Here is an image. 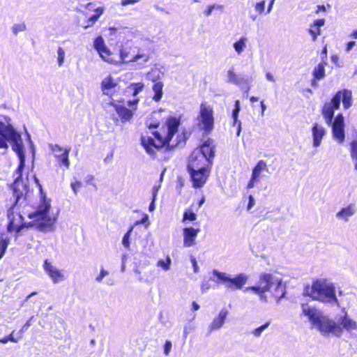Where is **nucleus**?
I'll use <instances>...</instances> for the list:
<instances>
[{
	"label": "nucleus",
	"instance_id": "1",
	"mask_svg": "<svg viewBox=\"0 0 357 357\" xmlns=\"http://www.w3.org/2000/svg\"><path fill=\"white\" fill-rule=\"evenodd\" d=\"M301 308L303 314L308 317L312 326L323 335L332 334L337 337H340L344 330L351 333L352 331L357 329V322L350 318L347 312L335 321L308 304L303 303Z\"/></svg>",
	"mask_w": 357,
	"mask_h": 357
},
{
	"label": "nucleus",
	"instance_id": "2",
	"mask_svg": "<svg viewBox=\"0 0 357 357\" xmlns=\"http://www.w3.org/2000/svg\"><path fill=\"white\" fill-rule=\"evenodd\" d=\"M4 121L0 119V149H8L10 142L13 150L17 153L20 163L14 174L22 176V171L25 166V155L24 153V144L21 135L15 129L10 123V119L3 116Z\"/></svg>",
	"mask_w": 357,
	"mask_h": 357
},
{
	"label": "nucleus",
	"instance_id": "3",
	"mask_svg": "<svg viewBox=\"0 0 357 357\" xmlns=\"http://www.w3.org/2000/svg\"><path fill=\"white\" fill-rule=\"evenodd\" d=\"M179 125L180 121L178 119L175 117H170L166 121V128H164L165 134L158 131L154 132L153 134L155 139L150 136L142 135L141 143L147 153L153 155L155 153L154 149H159L164 146L170 149L178 146L179 144L178 142L171 143V141L174 135L178 132Z\"/></svg>",
	"mask_w": 357,
	"mask_h": 357
},
{
	"label": "nucleus",
	"instance_id": "4",
	"mask_svg": "<svg viewBox=\"0 0 357 357\" xmlns=\"http://www.w3.org/2000/svg\"><path fill=\"white\" fill-rule=\"evenodd\" d=\"M15 181L11 185L13 195L15 198L14 204L8 210L7 215L9 222L7 227L8 232H12L15 229L17 224H21L24 218L20 212H15V209L21 206L25 203L26 195L29 190L28 180L24 181L19 174H14Z\"/></svg>",
	"mask_w": 357,
	"mask_h": 357
},
{
	"label": "nucleus",
	"instance_id": "5",
	"mask_svg": "<svg viewBox=\"0 0 357 357\" xmlns=\"http://www.w3.org/2000/svg\"><path fill=\"white\" fill-rule=\"evenodd\" d=\"M303 294L311 297L313 300L340 306L333 283L326 279L317 280L313 282L311 287H306L305 288Z\"/></svg>",
	"mask_w": 357,
	"mask_h": 357
},
{
	"label": "nucleus",
	"instance_id": "6",
	"mask_svg": "<svg viewBox=\"0 0 357 357\" xmlns=\"http://www.w3.org/2000/svg\"><path fill=\"white\" fill-rule=\"evenodd\" d=\"M212 273L217 280H215L213 278H211V280L215 281L218 284H223L227 289L231 291L241 289L248 280V276L245 273H239L234 277H231V275L216 269L213 270Z\"/></svg>",
	"mask_w": 357,
	"mask_h": 357
},
{
	"label": "nucleus",
	"instance_id": "7",
	"mask_svg": "<svg viewBox=\"0 0 357 357\" xmlns=\"http://www.w3.org/2000/svg\"><path fill=\"white\" fill-rule=\"evenodd\" d=\"M50 209V202L45 199L38 206L37 211L29 215V218H36L32 225L35 226L40 231H45L47 229L51 228L55 222V219L51 218L47 215Z\"/></svg>",
	"mask_w": 357,
	"mask_h": 357
},
{
	"label": "nucleus",
	"instance_id": "8",
	"mask_svg": "<svg viewBox=\"0 0 357 357\" xmlns=\"http://www.w3.org/2000/svg\"><path fill=\"white\" fill-rule=\"evenodd\" d=\"M259 283L265 284L269 287V292L277 299V303L285 296V287L282 280L271 273H263L259 275Z\"/></svg>",
	"mask_w": 357,
	"mask_h": 357
},
{
	"label": "nucleus",
	"instance_id": "9",
	"mask_svg": "<svg viewBox=\"0 0 357 357\" xmlns=\"http://www.w3.org/2000/svg\"><path fill=\"white\" fill-rule=\"evenodd\" d=\"M114 57L117 61L116 63H114V65H120L128 62H137L142 59L143 62L140 63V64L143 66L149 59V56L146 54L138 52L136 55L132 54L131 49L128 47H122L120 50L119 56L114 55Z\"/></svg>",
	"mask_w": 357,
	"mask_h": 357
},
{
	"label": "nucleus",
	"instance_id": "10",
	"mask_svg": "<svg viewBox=\"0 0 357 357\" xmlns=\"http://www.w3.org/2000/svg\"><path fill=\"white\" fill-rule=\"evenodd\" d=\"M198 120L199 124L202 125V128L205 132H208L211 131L213 128L214 123L213 109L206 103H202Z\"/></svg>",
	"mask_w": 357,
	"mask_h": 357
},
{
	"label": "nucleus",
	"instance_id": "11",
	"mask_svg": "<svg viewBox=\"0 0 357 357\" xmlns=\"http://www.w3.org/2000/svg\"><path fill=\"white\" fill-rule=\"evenodd\" d=\"M212 164H209L208 158H205L200 154V151H193L189 158L188 163V171L207 170L211 169Z\"/></svg>",
	"mask_w": 357,
	"mask_h": 357
},
{
	"label": "nucleus",
	"instance_id": "12",
	"mask_svg": "<svg viewBox=\"0 0 357 357\" xmlns=\"http://www.w3.org/2000/svg\"><path fill=\"white\" fill-rule=\"evenodd\" d=\"M331 127L333 139L340 144H342L345 139L344 119L342 114H338L332 121V123L327 124Z\"/></svg>",
	"mask_w": 357,
	"mask_h": 357
},
{
	"label": "nucleus",
	"instance_id": "13",
	"mask_svg": "<svg viewBox=\"0 0 357 357\" xmlns=\"http://www.w3.org/2000/svg\"><path fill=\"white\" fill-rule=\"evenodd\" d=\"M340 93H336L331 100L326 102L323 107L321 113L326 124L332 123V121L335 119V110L339 109L340 105Z\"/></svg>",
	"mask_w": 357,
	"mask_h": 357
},
{
	"label": "nucleus",
	"instance_id": "14",
	"mask_svg": "<svg viewBox=\"0 0 357 357\" xmlns=\"http://www.w3.org/2000/svg\"><path fill=\"white\" fill-rule=\"evenodd\" d=\"M93 46L102 60L109 63H116L117 61L114 59L112 52L106 46L102 36H98L95 39Z\"/></svg>",
	"mask_w": 357,
	"mask_h": 357
},
{
	"label": "nucleus",
	"instance_id": "15",
	"mask_svg": "<svg viewBox=\"0 0 357 357\" xmlns=\"http://www.w3.org/2000/svg\"><path fill=\"white\" fill-rule=\"evenodd\" d=\"M50 148L52 151L54 157L56 158L59 165H63L67 169L70 167L69 160V153L70 151V148L63 149L61 146L57 144H50Z\"/></svg>",
	"mask_w": 357,
	"mask_h": 357
},
{
	"label": "nucleus",
	"instance_id": "16",
	"mask_svg": "<svg viewBox=\"0 0 357 357\" xmlns=\"http://www.w3.org/2000/svg\"><path fill=\"white\" fill-rule=\"evenodd\" d=\"M190 175L192 185L195 188H201L206 183L207 178L209 174L210 168H207V170H199V171H188Z\"/></svg>",
	"mask_w": 357,
	"mask_h": 357
},
{
	"label": "nucleus",
	"instance_id": "17",
	"mask_svg": "<svg viewBox=\"0 0 357 357\" xmlns=\"http://www.w3.org/2000/svg\"><path fill=\"white\" fill-rule=\"evenodd\" d=\"M326 135V128L323 126L314 123L312 127V146L315 148L319 147Z\"/></svg>",
	"mask_w": 357,
	"mask_h": 357
},
{
	"label": "nucleus",
	"instance_id": "18",
	"mask_svg": "<svg viewBox=\"0 0 357 357\" xmlns=\"http://www.w3.org/2000/svg\"><path fill=\"white\" fill-rule=\"evenodd\" d=\"M228 310L226 308H222L219 312L217 317H215L213 321L208 327V331L211 333L214 331L220 329L225 324L227 317L228 315Z\"/></svg>",
	"mask_w": 357,
	"mask_h": 357
},
{
	"label": "nucleus",
	"instance_id": "19",
	"mask_svg": "<svg viewBox=\"0 0 357 357\" xmlns=\"http://www.w3.org/2000/svg\"><path fill=\"white\" fill-rule=\"evenodd\" d=\"M215 146L213 142L211 139H207L203 143L199 149H196L194 151H200V154L204 155L205 158H208L209 164H212V160L215 156Z\"/></svg>",
	"mask_w": 357,
	"mask_h": 357
},
{
	"label": "nucleus",
	"instance_id": "20",
	"mask_svg": "<svg viewBox=\"0 0 357 357\" xmlns=\"http://www.w3.org/2000/svg\"><path fill=\"white\" fill-rule=\"evenodd\" d=\"M199 232V229L186 227L183 229V245L189 248L195 244L196 237Z\"/></svg>",
	"mask_w": 357,
	"mask_h": 357
},
{
	"label": "nucleus",
	"instance_id": "21",
	"mask_svg": "<svg viewBox=\"0 0 357 357\" xmlns=\"http://www.w3.org/2000/svg\"><path fill=\"white\" fill-rule=\"evenodd\" d=\"M44 268L52 278L54 283H58L64 280V276L61 272L55 266H52L47 260L45 261Z\"/></svg>",
	"mask_w": 357,
	"mask_h": 357
},
{
	"label": "nucleus",
	"instance_id": "22",
	"mask_svg": "<svg viewBox=\"0 0 357 357\" xmlns=\"http://www.w3.org/2000/svg\"><path fill=\"white\" fill-rule=\"evenodd\" d=\"M227 82L230 84L241 86L243 84H248L249 79L244 77L242 75L236 74L234 68H230L227 71Z\"/></svg>",
	"mask_w": 357,
	"mask_h": 357
},
{
	"label": "nucleus",
	"instance_id": "23",
	"mask_svg": "<svg viewBox=\"0 0 357 357\" xmlns=\"http://www.w3.org/2000/svg\"><path fill=\"white\" fill-rule=\"evenodd\" d=\"M252 291L255 294L258 295L259 297V300L261 302L267 303L268 302V298L267 296L265 294L266 292L269 291V287L268 286H266V284H261V283H259V285L257 286H252L246 287L244 289V291Z\"/></svg>",
	"mask_w": 357,
	"mask_h": 357
},
{
	"label": "nucleus",
	"instance_id": "24",
	"mask_svg": "<svg viewBox=\"0 0 357 357\" xmlns=\"http://www.w3.org/2000/svg\"><path fill=\"white\" fill-rule=\"evenodd\" d=\"M356 212V208L354 204H350L347 206L344 207L339 211L335 216L339 220L344 222L349 221L350 217L353 216Z\"/></svg>",
	"mask_w": 357,
	"mask_h": 357
},
{
	"label": "nucleus",
	"instance_id": "25",
	"mask_svg": "<svg viewBox=\"0 0 357 357\" xmlns=\"http://www.w3.org/2000/svg\"><path fill=\"white\" fill-rule=\"evenodd\" d=\"M324 23L325 20L324 19H319L314 20L313 24L310 25L308 32L312 36V41H315L317 36L321 34L320 28L324 25Z\"/></svg>",
	"mask_w": 357,
	"mask_h": 357
},
{
	"label": "nucleus",
	"instance_id": "26",
	"mask_svg": "<svg viewBox=\"0 0 357 357\" xmlns=\"http://www.w3.org/2000/svg\"><path fill=\"white\" fill-rule=\"evenodd\" d=\"M115 110L121 118L122 123L130 121L133 116L132 111L124 106L116 105H115Z\"/></svg>",
	"mask_w": 357,
	"mask_h": 357
},
{
	"label": "nucleus",
	"instance_id": "27",
	"mask_svg": "<svg viewBox=\"0 0 357 357\" xmlns=\"http://www.w3.org/2000/svg\"><path fill=\"white\" fill-rule=\"evenodd\" d=\"M103 7L96 8V9L95 10V13L84 22V24L82 25V27L84 29L91 27L98 20V19L103 14Z\"/></svg>",
	"mask_w": 357,
	"mask_h": 357
},
{
	"label": "nucleus",
	"instance_id": "28",
	"mask_svg": "<svg viewBox=\"0 0 357 357\" xmlns=\"http://www.w3.org/2000/svg\"><path fill=\"white\" fill-rule=\"evenodd\" d=\"M241 110V105L239 100H236L234 104V108L232 111V119H233V126H235L237 125V132L236 135L239 136L241 132V122L238 120V116L239 112Z\"/></svg>",
	"mask_w": 357,
	"mask_h": 357
},
{
	"label": "nucleus",
	"instance_id": "29",
	"mask_svg": "<svg viewBox=\"0 0 357 357\" xmlns=\"http://www.w3.org/2000/svg\"><path fill=\"white\" fill-rule=\"evenodd\" d=\"M340 100H342L343 106L344 109H348L351 106V91L348 89H344L339 91Z\"/></svg>",
	"mask_w": 357,
	"mask_h": 357
},
{
	"label": "nucleus",
	"instance_id": "30",
	"mask_svg": "<svg viewBox=\"0 0 357 357\" xmlns=\"http://www.w3.org/2000/svg\"><path fill=\"white\" fill-rule=\"evenodd\" d=\"M144 84L142 82L132 83L126 89V92L136 97L144 89Z\"/></svg>",
	"mask_w": 357,
	"mask_h": 357
},
{
	"label": "nucleus",
	"instance_id": "31",
	"mask_svg": "<svg viewBox=\"0 0 357 357\" xmlns=\"http://www.w3.org/2000/svg\"><path fill=\"white\" fill-rule=\"evenodd\" d=\"M263 171H268L267 165L265 161L259 160L256 166L253 168L252 172V176L254 178H259L261 172Z\"/></svg>",
	"mask_w": 357,
	"mask_h": 357
},
{
	"label": "nucleus",
	"instance_id": "32",
	"mask_svg": "<svg viewBox=\"0 0 357 357\" xmlns=\"http://www.w3.org/2000/svg\"><path fill=\"white\" fill-rule=\"evenodd\" d=\"M325 62L319 63L313 70L312 75L314 78L317 80H320L325 77Z\"/></svg>",
	"mask_w": 357,
	"mask_h": 357
},
{
	"label": "nucleus",
	"instance_id": "33",
	"mask_svg": "<svg viewBox=\"0 0 357 357\" xmlns=\"http://www.w3.org/2000/svg\"><path fill=\"white\" fill-rule=\"evenodd\" d=\"M162 88H163V84L161 82H155L152 87V89L154 92V96L153 97V99L155 102H158L161 100L162 97Z\"/></svg>",
	"mask_w": 357,
	"mask_h": 357
},
{
	"label": "nucleus",
	"instance_id": "34",
	"mask_svg": "<svg viewBox=\"0 0 357 357\" xmlns=\"http://www.w3.org/2000/svg\"><path fill=\"white\" fill-rule=\"evenodd\" d=\"M10 238L1 234L0 236V259L4 255L6 250L8 246Z\"/></svg>",
	"mask_w": 357,
	"mask_h": 357
},
{
	"label": "nucleus",
	"instance_id": "35",
	"mask_svg": "<svg viewBox=\"0 0 357 357\" xmlns=\"http://www.w3.org/2000/svg\"><path fill=\"white\" fill-rule=\"evenodd\" d=\"M246 42L247 38L242 37L239 40L234 43V48L238 54H241L244 51L246 47Z\"/></svg>",
	"mask_w": 357,
	"mask_h": 357
},
{
	"label": "nucleus",
	"instance_id": "36",
	"mask_svg": "<svg viewBox=\"0 0 357 357\" xmlns=\"http://www.w3.org/2000/svg\"><path fill=\"white\" fill-rule=\"evenodd\" d=\"M147 76L149 79L155 83L157 80L160 79L162 73L159 69H153L148 73Z\"/></svg>",
	"mask_w": 357,
	"mask_h": 357
},
{
	"label": "nucleus",
	"instance_id": "37",
	"mask_svg": "<svg viewBox=\"0 0 357 357\" xmlns=\"http://www.w3.org/2000/svg\"><path fill=\"white\" fill-rule=\"evenodd\" d=\"M351 156L355 160V169L357 170V141L354 140L351 143Z\"/></svg>",
	"mask_w": 357,
	"mask_h": 357
},
{
	"label": "nucleus",
	"instance_id": "38",
	"mask_svg": "<svg viewBox=\"0 0 357 357\" xmlns=\"http://www.w3.org/2000/svg\"><path fill=\"white\" fill-rule=\"evenodd\" d=\"M270 323L266 322L261 326L253 330L251 333L256 337H259L261 335L262 333L269 326Z\"/></svg>",
	"mask_w": 357,
	"mask_h": 357
},
{
	"label": "nucleus",
	"instance_id": "39",
	"mask_svg": "<svg viewBox=\"0 0 357 357\" xmlns=\"http://www.w3.org/2000/svg\"><path fill=\"white\" fill-rule=\"evenodd\" d=\"M109 31L111 32V34H113V35L121 34V33H125V35H126L127 33H130V31L128 28H126V27L123 28L121 26L110 27Z\"/></svg>",
	"mask_w": 357,
	"mask_h": 357
},
{
	"label": "nucleus",
	"instance_id": "40",
	"mask_svg": "<svg viewBox=\"0 0 357 357\" xmlns=\"http://www.w3.org/2000/svg\"><path fill=\"white\" fill-rule=\"evenodd\" d=\"M26 29V26L24 22L14 24L12 26V31L15 36H17L19 32L24 31Z\"/></svg>",
	"mask_w": 357,
	"mask_h": 357
},
{
	"label": "nucleus",
	"instance_id": "41",
	"mask_svg": "<svg viewBox=\"0 0 357 357\" xmlns=\"http://www.w3.org/2000/svg\"><path fill=\"white\" fill-rule=\"evenodd\" d=\"M133 226L130 227L129 230L124 234L123 239H122V244L123 246L126 248H130V237L131 235V233L133 230Z\"/></svg>",
	"mask_w": 357,
	"mask_h": 357
},
{
	"label": "nucleus",
	"instance_id": "42",
	"mask_svg": "<svg viewBox=\"0 0 357 357\" xmlns=\"http://www.w3.org/2000/svg\"><path fill=\"white\" fill-rule=\"evenodd\" d=\"M57 63L59 67L62 66L64 63L65 59V51L64 50L59 47L57 50Z\"/></svg>",
	"mask_w": 357,
	"mask_h": 357
},
{
	"label": "nucleus",
	"instance_id": "43",
	"mask_svg": "<svg viewBox=\"0 0 357 357\" xmlns=\"http://www.w3.org/2000/svg\"><path fill=\"white\" fill-rule=\"evenodd\" d=\"M114 86H115V84H114V83L113 82L112 79L110 77L105 79L102 82V90L111 89L114 88Z\"/></svg>",
	"mask_w": 357,
	"mask_h": 357
},
{
	"label": "nucleus",
	"instance_id": "44",
	"mask_svg": "<svg viewBox=\"0 0 357 357\" xmlns=\"http://www.w3.org/2000/svg\"><path fill=\"white\" fill-rule=\"evenodd\" d=\"M170 264L171 259L169 257H167L166 261L162 259L158 261V266L161 267L165 271H168L170 268Z\"/></svg>",
	"mask_w": 357,
	"mask_h": 357
},
{
	"label": "nucleus",
	"instance_id": "45",
	"mask_svg": "<svg viewBox=\"0 0 357 357\" xmlns=\"http://www.w3.org/2000/svg\"><path fill=\"white\" fill-rule=\"evenodd\" d=\"M21 338V336L18 337L17 338H15L14 336V331H13L8 336L5 337L0 340V342L3 344H6L8 341L13 342H17L18 340Z\"/></svg>",
	"mask_w": 357,
	"mask_h": 357
},
{
	"label": "nucleus",
	"instance_id": "46",
	"mask_svg": "<svg viewBox=\"0 0 357 357\" xmlns=\"http://www.w3.org/2000/svg\"><path fill=\"white\" fill-rule=\"evenodd\" d=\"M197 218V215L192 211H186L184 212V214H183V221H185V220H190V221H194Z\"/></svg>",
	"mask_w": 357,
	"mask_h": 357
},
{
	"label": "nucleus",
	"instance_id": "47",
	"mask_svg": "<svg viewBox=\"0 0 357 357\" xmlns=\"http://www.w3.org/2000/svg\"><path fill=\"white\" fill-rule=\"evenodd\" d=\"M222 9V6H220V5H215V4H213V5H211V6H209L208 7V8L204 11V14L206 16L208 17L211 15L213 10L214 9Z\"/></svg>",
	"mask_w": 357,
	"mask_h": 357
},
{
	"label": "nucleus",
	"instance_id": "48",
	"mask_svg": "<svg viewBox=\"0 0 357 357\" xmlns=\"http://www.w3.org/2000/svg\"><path fill=\"white\" fill-rule=\"evenodd\" d=\"M109 275V272L104 268H101L99 275L96 278V281L101 282L103 278Z\"/></svg>",
	"mask_w": 357,
	"mask_h": 357
},
{
	"label": "nucleus",
	"instance_id": "49",
	"mask_svg": "<svg viewBox=\"0 0 357 357\" xmlns=\"http://www.w3.org/2000/svg\"><path fill=\"white\" fill-rule=\"evenodd\" d=\"M265 9V1H261L259 3H257L255 5V10L258 12L259 14H261Z\"/></svg>",
	"mask_w": 357,
	"mask_h": 357
},
{
	"label": "nucleus",
	"instance_id": "50",
	"mask_svg": "<svg viewBox=\"0 0 357 357\" xmlns=\"http://www.w3.org/2000/svg\"><path fill=\"white\" fill-rule=\"evenodd\" d=\"M172 347V342L169 340H166L164 345V354L166 356H168L171 351Z\"/></svg>",
	"mask_w": 357,
	"mask_h": 357
},
{
	"label": "nucleus",
	"instance_id": "51",
	"mask_svg": "<svg viewBox=\"0 0 357 357\" xmlns=\"http://www.w3.org/2000/svg\"><path fill=\"white\" fill-rule=\"evenodd\" d=\"M211 288V284L208 280H203L201 283V290L202 293L206 292Z\"/></svg>",
	"mask_w": 357,
	"mask_h": 357
},
{
	"label": "nucleus",
	"instance_id": "52",
	"mask_svg": "<svg viewBox=\"0 0 357 357\" xmlns=\"http://www.w3.org/2000/svg\"><path fill=\"white\" fill-rule=\"evenodd\" d=\"M70 186L74 193L77 194L78 189L80 188L82 186V183L80 181H76L75 183H72Z\"/></svg>",
	"mask_w": 357,
	"mask_h": 357
},
{
	"label": "nucleus",
	"instance_id": "53",
	"mask_svg": "<svg viewBox=\"0 0 357 357\" xmlns=\"http://www.w3.org/2000/svg\"><path fill=\"white\" fill-rule=\"evenodd\" d=\"M190 261H191L192 265L193 266L194 272L195 273H198L199 271V266L197 265V263L195 257H193V256H191L190 257Z\"/></svg>",
	"mask_w": 357,
	"mask_h": 357
},
{
	"label": "nucleus",
	"instance_id": "54",
	"mask_svg": "<svg viewBox=\"0 0 357 357\" xmlns=\"http://www.w3.org/2000/svg\"><path fill=\"white\" fill-rule=\"evenodd\" d=\"M259 181L258 178H254V176H251L250 180L248 183V188L250 189L255 187V183Z\"/></svg>",
	"mask_w": 357,
	"mask_h": 357
},
{
	"label": "nucleus",
	"instance_id": "55",
	"mask_svg": "<svg viewBox=\"0 0 357 357\" xmlns=\"http://www.w3.org/2000/svg\"><path fill=\"white\" fill-rule=\"evenodd\" d=\"M140 1V0H121V5L123 6H126L128 5H133L137 2Z\"/></svg>",
	"mask_w": 357,
	"mask_h": 357
},
{
	"label": "nucleus",
	"instance_id": "56",
	"mask_svg": "<svg viewBox=\"0 0 357 357\" xmlns=\"http://www.w3.org/2000/svg\"><path fill=\"white\" fill-rule=\"evenodd\" d=\"M249 202H248V210H250L255 205V199L253 197L252 195H250L249 197Z\"/></svg>",
	"mask_w": 357,
	"mask_h": 357
},
{
	"label": "nucleus",
	"instance_id": "57",
	"mask_svg": "<svg viewBox=\"0 0 357 357\" xmlns=\"http://www.w3.org/2000/svg\"><path fill=\"white\" fill-rule=\"evenodd\" d=\"M160 188V185H154L152 189V198H153V200H155L158 192Z\"/></svg>",
	"mask_w": 357,
	"mask_h": 357
},
{
	"label": "nucleus",
	"instance_id": "58",
	"mask_svg": "<svg viewBox=\"0 0 357 357\" xmlns=\"http://www.w3.org/2000/svg\"><path fill=\"white\" fill-rule=\"evenodd\" d=\"M149 220V217L147 215H145L140 220H138L135 222V225L144 224Z\"/></svg>",
	"mask_w": 357,
	"mask_h": 357
},
{
	"label": "nucleus",
	"instance_id": "59",
	"mask_svg": "<svg viewBox=\"0 0 357 357\" xmlns=\"http://www.w3.org/2000/svg\"><path fill=\"white\" fill-rule=\"evenodd\" d=\"M252 82V78L250 77L249 79V84H243L241 87L242 89H245V93H248V91L250 89V82Z\"/></svg>",
	"mask_w": 357,
	"mask_h": 357
},
{
	"label": "nucleus",
	"instance_id": "60",
	"mask_svg": "<svg viewBox=\"0 0 357 357\" xmlns=\"http://www.w3.org/2000/svg\"><path fill=\"white\" fill-rule=\"evenodd\" d=\"M266 79L269 82H275L274 76L269 72L266 73Z\"/></svg>",
	"mask_w": 357,
	"mask_h": 357
},
{
	"label": "nucleus",
	"instance_id": "61",
	"mask_svg": "<svg viewBox=\"0 0 357 357\" xmlns=\"http://www.w3.org/2000/svg\"><path fill=\"white\" fill-rule=\"evenodd\" d=\"M84 8L89 10H93L95 12V10L96 9L95 8V5L93 3H88L86 5L84 6Z\"/></svg>",
	"mask_w": 357,
	"mask_h": 357
},
{
	"label": "nucleus",
	"instance_id": "62",
	"mask_svg": "<svg viewBox=\"0 0 357 357\" xmlns=\"http://www.w3.org/2000/svg\"><path fill=\"white\" fill-rule=\"evenodd\" d=\"M356 43L354 41L349 42L347 45L346 50L349 52L355 45Z\"/></svg>",
	"mask_w": 357,
	"mask_h": 357
},
{
	"label": "nucleus",
	"instance_id": "63",
	"mask_svg": "<svg viewBox=\"0 0 357 357\" xmlns=\"http://www.w3.org/2000/svg\"><path fill=\"white\" fill-rule=\"evenodd\" d=\"M139 102V99L138 98H134L132 100H129L128 102V105L130 106V107H133L135 105H136Z\"/></svg>",
	"mask_w": 357,
	"mask_h": 357
},
{
	"label": "nucleus",
	"instance_id": "64",
	"mask_svg": "<svg viewBox=\"0 0 357 357\" xmlns=\"http://www.w3.org/2000/svg\"><path fill=\"white\" fill-rule=\"evenodd\" d=\"M25 227V225L22 222V225L17 224L15 227V231L17 234L20 233L21 230Z\"/></svg>",
	"mask_w": 357,
	"mask_h": 357
}]
</instances>
